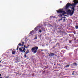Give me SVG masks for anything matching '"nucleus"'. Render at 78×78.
<instances>
[{"label":"nucleus","mask_w":78,"mask_h":78,"mask_svg":"<svg viewBox=\"0 0 78 78\" xmlns=\"http://www.w3.org/2000/svg\"><path fill=\"white\" fill-rule=\"evenodd\" d=\"M2 76V74H0V76Z\"/></svg>","instance_id":"34"},{"label":"nucleus","mask_w":78,"mask_h":78,"mask_svg":"<svg viewBox=\"0 0 78 78\" xmlns=\"http://www.w3.org/2000/svg\"><path fill=\"white\" fill-rule=\"evenodd\" d=\"M19 46H17V48H16V50H19Z\"/></svg>","instance_id":"17"},{"label":"nucleus","mask_w":78,"mask_h":78,"mask_svg":"<svg viewBox=\"0 0 78 78\" xmlns=\"http://www.w3.org/2000/svg\"><path fill=\"white\" fill-rule=\"evenodd\" d=\"M75 27L76 30V29H78V26L77 25L75 26Z\"/></svg>","instance_id":"15"},{"label":"nucleus","mask_w":78,"mask_h":78,"mask_svg":"<svg viewBox=\"0 0 78 78\" xmlns=\"http://www.w3.org/2000/svg\"><path fill=\"white\" fill-rule=\"evenodd\" d=\"M74 72H75V71H74L73 72V73H74Z\"/></svg>","instance_id":"35"},{"label":"nucleus","mask_w":78,"mask_h":78,"mask_svg":"<svg viewBox=\"0 0 78 78\" xmlns=\"http://www.w3.org/2000/svg\"><path fill=\"white\" fill-rule=\"evenodd\" d=\"M18 46H20V47H21V46H22V44H21L20 43H19L18 44Z\"/></svg>","instance_id":"19"},{"label":"nucleus","mask_w":78,"mask_h":78,"mask_svg":"<svg viewBox=\"0 0 78 78\" xmlns=\"http://www.w3.org/2000/svg\"><path fill=\"white\" fill-rule=\"evenodd\" d=\"M73 66H77V64L76 63L74 62L73 63Z\"/></svg>","instance_id":"7"},{"label":"nucleus","mask_w":78,"mask_h":78,"mask_svg":"<svg viewBox=\"0 0 78 78\" xmlns=\"http://www.w3.org/2000/svg\"><path fill=\"white\" fill-rule=\"evenodd\" d=\"M38 32L39 33H42V30L40 29H39Z\"/></svg>","instance_id":"13"},{"label":"nucleus","mask_w":78,"mask_h":78,"mask_svg":"<svg viewBox=\"0 0 78 78\" xmlns=\"http://www.w3.org/2000/svg\"><path fill=\"white\" fill-rule=\"evenodd\" d=\"M16 61H17V62H20V58H17Z\"/></svg>","instance_id":"8"},{"label":"nucleus","mask_w":78,"mask_h":78,"mask_svg":"<svg viewBox=\"0 0 78 78\" xmlns=\"http://www.w3.org/2000/svg\"><path fill=\"white\" fill-rule=\"evenodd\" d=\"M72 53H69V56H70V57H72Z\"/></svg>","instance_id":"18"},{"label":"nucleus","mask_w":78,"mask_h":78,"mask_svg":"<svg viewBox=\"0 0 78 78\" xmlns=\"http://www.w3.org/2000/svg\"><path fill=\"white\" fill-rule=\"evenodd\" d=\"M74 3L73 4H70L69 3H68L66 5L65 7V9H68L70 8V6H73L71 9L73 10H70V9H69L67 11V12H68L70 16H72L73 13H74V11H75V6L78 3V2L76 0H74Z\"/></svg>","instance_id":"1"},{"label":"nucleus","mask_w":78,"mask_h":78,"mask_svg":"<svg viewBox=\"0 0 78 78\" xmlns=\"http://www.w3.org/2000/svg\"><path fill=\"white\" fill-rule=\"evenodd\" d=\"M77 0V2H78V0Z\"/></svg>","instance_id":"41"},{"label":"nucleus","mask_w":78,"mask_h":78,"mask_svg":"<svg viewBox=\"0 0 78 78\" xmlns=\"http://www.w3.org/2000/svg\"><path fill=\"white\" fill-rule=\"evenodd\" d=\"M24 56H25V58H27V54H25L24 55Z\"/></svg>","instance_id":"21"},{"label":"nucleus","mask_w":78,"mask_h":78,"mask_svg":"<svg viewBox=\"0 0 78 78\" xmlns=\"http://www.w3.org/2000/svg\"><path fill=\"white\" fill-rule=\"evenodd\" d=\"M2 62V60H1V61H0V62Z\"/></svg>","instance_id":"40"},{"label":"nucleus","mask_w":78,"mask_h":78,"mask_svg":"<svg viewBox=\"0 0 78 78\" xmlns=\"http://www.w3.org/2000/svg\"><path fill=\"white\" fill-rule=\"evenodd\" d=\"M45 71L44 70L43 71V73H45Z\"/></svg>","instance_id":"30"},{"label":"nucleus","mask_w":78,"mask_h":78,"mask_svg":"<svg viewBox=\"0 0 78 78\" xmlns=\"http://www.w3.org/2000/svg\"><path fill=\"white\" fill-rule=\"evenodd\" d=\"M0 78H2V77H0Z\"/></svg>","instance_id":"42"},{"label":"nucleus","mask_w":78,"mask_h":78,"mask_svg":"<svg viewBox=\"0 0 78 78\" xmlns=\"http://www.w3.org/2000/svg\"><path fill=\"white\" fill-rule=\"evenodd\" d=\"M55 53H51L49 54V56L50 57H53L55 56Z\"/></svg>","instance_id":"5"},{"label":"nucleus","mask_w":78,"mask_h":78,"mask_svg":"<svg viewBox=\"0 0 78 78\" xmlns=\"http://www.w3.org/2000/svg\"><path fill=\"white\" fill-rule=\"evenodd\" d=\"M23 47H24V48H26V47L25 46V45H24Z\"/></svg>","instance_id":"29"},{"label":"nucleus","mask_w":78,"mask_h":78,"mask_svg":"<svg viewBox=\"0 0 78 78\" xmlns=\"http://www.w3.org/2000/svg\"><path fill=\"white\" fill-rule=\"evenodd\" d=\"M65 48H66V50H67V47L66 46H65V47H64Z\"/></svg>","instance_id":"22"},{"label":"nucleus","mask_w":78,"mask_h":78,"mask_svg":"<svg viewBox=\"0 0 78 78\" xmlns=\"http://www.w3.org/2000/svg\"><path fill=\"white\" fill-rule=\"evenodd\" d=\"M33 32H34V31H33V30H32L31 31H30V33L29 34H32V33H33Z\"/></svg>","instance_id":"14"},{"label":"nucleus","mask_w":78,"mask_h":78,"mask_svg":"<svg viewBox=\"0 0 78 78\" xmlns=\"http://www.w3.org/2000/svg\"><path fill=\"white\" fill-rule=\"evenodd\" d=\"M9 77V76H8L7 77H5V78H8Z\"/></svg>","instance_id":"23"},{"label":"nucleus","mask_w":78,"mask_h":78,"mask_svg":"<svg viewBox=\"0 0 78 78\" xmlns=\"http://www.w3.org/2000/svg\"><path fill=\"white\" fill-rule=\"evenodd\" d=\"M38 26H37L36 27H35L34 29V31H37L38 30V28H37V27H38Z\"/></svg>","instance_id":"6"},{"label":"nucleus","mask_w":78,"mask_h":78,"mask_svg":"<svg viewBox=\"0 0 78 78\" xmlns=\"http://www.w3.org/2000/svg\"><path fill=\"white\" fill-rule=\"evenodd\" d=\"M72 75H74V73H73Z\"/></svg>","instance_id":"32"},{"label":"nucleus","mask_w":78,"mask_h":78,"mask_svg":"<svg viewBox=\"0 0 78 78\" xmlns=\"http://www.w3.org/2000/svg\"><path fill=\"white\" fill-rule=\"evenodd\" d=\"M60 33H61L62 32V31H60Z\"/></svg>","instance_id":"38"},{"label":"nucleus","mask_w":78,"mask_h":78,"mask_svg":"<svg viewBox=\"0 0 78 78\" xmlns=\"http://www.w3.org/2000/svg\"><path fill=\"white\" fill-rule=\"evenodd\" d=\"M62 20V19H61L60 20Z\"/></svg>","instance_id":"31"},{"label":"nucleus","mask_w":78,"mask_h":78,"mask_svg":"<svg viewBox=\"0 0 78 78\" xmlns=\"http://www.w3.org/2000/svg\"><path fill=\"white\" fill-rule=\"evenodd\" d=\"M45 68H47L46 66H45Z\"/></svg>","instance_id":"39"},{"label":"nucleus","mask_w":78,"mask_h":78,"mask_svg":"<svg viewBox=\"0 0 78 78\" xmlns=\"http://www.w3.org/2000/svg\"><path fill=\"white\" fill-rule=\"evenodd\" d=\"M41 50V51H43V50H42V49Z\"/></svg>","instance_id":"37"},{"label":"nucleus","mask_w":78,"mask_h":78,"mask_svg":"<svg viewBox=\"0 0 78 78\" xmlns=\"http://www.w3.org/2000/svg\"><path fill=\"white\" fill-rule=\"evenodd\" d=\"M55 46H54V47H53V48H55Z\"/></svg>","instance_id":"36"},{"label":"nucleus","mask_w":78,"mask_h":78,"mask_svg":"<svg viewBox=\"0 0 78 78\" xmlns=\"http://www.w3.org/2000/svg\"><path fill=\"white\" fill-rule=\"evenodd\" d=\"M34 39H37V36H36L35 38H34Z\"/></svg>","instance_id":"20"},{"label":"nucleus","mask_w":78,"mask_h":78,"mask_svg":"<svg viewBox=\"0 0 78 78\" xmlns=\"http://www.w3.org/2000/svg\"><path fill=\"white\" fill-rule=\"evenodd\" d=\"M64 18H66V17H64Z\"/></svg>","instance_id":"43"},{"label":"nucleus","mask_w":78,"mask_h":78,"mask_svg":"<svg viewBox=\"0 0 78 78\" xmlns=\"http://www.w3.org/2000/svg\"><path fill=\"white\" fill-rule=\"evenodd\" d=\"M69 66H70V65H68L67 66H65V67H67L68 68L69 67Z\"/></svg>","instance_id":"16"},{"label":"nucleus","mask_w":78,"mask_h":78,"mask_svg":"<svg viewBox=\"0 0 78 78\" xmlns=\"http://www.w3.org/2000/svg\"><path fill=\"white\" fill-rule=\"evenodd\" d=\"M28 46H29V45H28Z\"/></svg>","instance_id":"47"},{"label":"nucleus","mask_w":78,"mask_h":78,"mask_svg":"<svg viewBox=\"0 0 78 78\" xmlns=\"http://www.w3.org/2000/svg\"><path fill=\"white\" fill-rule=\"evenodd\" d=\"M65 20H66V19H64L63 20V22H65Z\"/></svg>","instance_id":"24"},{"label":"nucleus","mask_w":78,"mask_h":78,"mask_svg":"<svg viewBox=\"0 0 78 78\" xmlns=\"http://www.w3.org/2000/svg\"><path fill=\"white\" fill-rule=\"evenodd\" d=\"M22 44H24V42H22Z\"/></svg>","instance_id":"28"},{"label":"nucleus","mask_w":78,"mask_h":78,"mask_svg":"<svg viewBox=\"0 0 78 78\" xmlns=\"http://www.w3.org/2000/svg\"><path fill=\"white\" fill-rule=\"evenodd\" d=\"M39 48L37 47H34L32 48L31 49L33 53H34V54H35L37 52V50H38Z\"/></svg>","instance_id":"3"},{"label":"nucleus","mask_w":78,"mask_h":78,"mask_svg":"<svg viewBox=\"0 0 78 78\" xmlns=\"http://www.w3.org/2000/svg\"><path fill=\"white\" fill-rule=\"evenodd\" d=\"M62 35H63V34H62Z\"/></svg>","instance_id":"44"},{"label":"nucleus","mask_w":78,"mask_h":78,"mask_svg":"<svg viewBox=\"0 0 78 78\" xmlns=\"http://www.w3.org/2000/svg\"><path fill=\"white\" fill-rule=\"evenodd\" d=\"M62 9H59V10L58 11V10H57V13H62V14H60L59 15H58V16L59 17H62V15H64V14H66V13L64 11H62Z\"/></svg>","instance_id":"2"},{"label":"nucleus","mask_w":78,"mask_h":78,"mask_svg":"<svg viewBox=\"0 0 78 78\" xmlns=\"http://www.w3.org/2000/svg\"><path fill=\"white\" fill-rule=\"evenodd\" d=\"M70 28L71 30H73L75 29V28L72 26H71Z\"/></svg>","instance_id":"10"},{"label":"nucleus","mask_w":78,"mask_h":78,"mask_svg":"<svg viewBox=\"0 0 78 78\" xmlns=\"http://www.w3.org/2000/svg\"><path fill=\"white\" fill-rule=\"evenodd\" d=\"M69 43H71V42H72V41H69Z\"/></svg>","instance_id":"27"},{"label":"nucleus","mask_w":78,"mask_h":78,"mask_svg":"<svg viewBox=\"0 0 78 78\" xmlns=\"http://www.w3.org/2000/svg\"><path fill=\"white\" fill-rule=\"evenodd\" d=\"M74 34H76V32H74Z\"/></svg>","instance_id":"26"},{"label":"nucleus","mask_w":78,"mask_h":78,"mask_svg":"<svg viewBox=\"0 0 78 78\" xmlns=\"http://www.w3.org/2000/svg\"><path fill=\"white\" fill-rule=\"evenodd\" d=\"M61 52H62V53H65V52H66V50H62L61 51Z\"/></svg>","instance_id":"11"},{"label":"nucleus","mask_w":78,"mask_h":78,"mask_svg":"<svg viewBox=\"0 0 78 78\" xmlns=\"http://www.w3.org/2000/svg\"><path fill=\"white\" fill-rule=\"evenodd\" d=\"M29 53V50H27L26 52H25V54L27 55V54H28Z\"/></svg>","instance_id":"12"},{"label":"nucleus","mask_w":78,"mask_h":78,"mask_svg":"<svg viewBox=\"0 0 78 78\" xmlns=\"http://www.w3.org/2000/svg\"><path fill=\"white\" fill-rule=\"evenodd\" d=\"M28 46H27L26 47V48H28Z\"/></svg>","instance_id":"25"},{"label":"nucleus","mask_w":78,"mask_h":78,"mask_svg":"<svg viewBox=\"0 0 78 78\" xmlns=\"http://www.w3.org/2000/svg\"><path fill=\"white\" fill-rule=\"evenodd\" d=\"M61 69H62V68Z\"/></svg>","instance_id":"46"},{"label":"nucleus","mask_w":78,"mask_h":78,"mask_svg":"<svg viewBox=\"0 0 78 78\" xmlns=\"http://www.w3.org/2000/svg\"><path fill=\"white\" fill-rule=\"evenodd\" d=\"M62 33H64V32H62Z\"/></svg>","instance_id":"45"},{"label":"nucleus","mask_w":78,"mask_h":78,"mask_svg":"<svg viewBox=\"0 0 78 78\" xmlns=\"http://www.w3.org/2000/svg\"><path fill=\"white\" fill-rule=\"evenodd\" d=\"M19 50L20 52H21L22 53H25V48H24L23 47H21V48H19Z\"/></svg>","instance_id":"4"},{"label":"nucleus","mask_w":78,"mask_h":78,"mask_svg":"<svg viewBox=\"0 0 78 78\" xmlns=\"http://www.w3.org/2000/svg\"><path fill=\"white\" fill-rule=\"evenodd\" d=\"M12 55H14V54L16 53V51H12Z\"/></svg>","instance_id":"9"},{"label":"nucleus","mask_w":78,"mask_h":78,"mask_svg":"<svg viewBox=\"0 0 78 78\" xmlns=\"http://www.w3.org/2000/svg\"><path fill=\"white\" fill-rule=\"evenodd\" d=\"M21 46H23V44H21Z\"/></svg>","instance_id":"33"}]
</instances>
